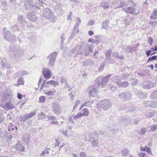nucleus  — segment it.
Returning <instances> with one entry per match:
<instances>
[{"instance_id": "obj_1", "label": "nucleus", "mask_w": 157, "mask_h": 157, "mask_svg": "<svg viewBox=\"0 0 157 157\" xmlns=\"http://www.w3.org/2000/svg\"><path fill=\"white\" fill-rule=\"evenodd\" d=\"M84 50L82 51V46H77L75 47L72 50V52L76 55H77L82 54L84 56H87L90 51L92 52L89 46H86L82 47Z\"/></svg>"}, {"instance_id": "obj_2", "label": "nucleus", "mask_w": 157, "mask_h": 157, "mask_svg": "<svg viewBox=\"0 0 157 157\" xmlns=\"http://www.w3.org/2000/svg\"><path fill=\"white\" fill-rule=\"evenodd\" d=\"M9 52L13 56L18 57L22 55L23 51L18 45H13L10 46Z\"/></svg>"}, {"instance_id": "obj_3", "label": "nucleus", "mask_w": 157, "mask_h": 157, "mask_svg": "<svg viewBox=\"0 0 157 157\" xmlns=\"http://www.w3.org/2000/svg\"><path fill=\"white\" fill-rule=\"evenodd\" d=\"M112 105L111 103L109 100L105 99L98 102L97 106L100 110L105 111L110 108Z\"/></svg>"}, {"instance_id": "obj_4", "label": "nucleus", "mask_w": 157, "mask_h": 157, "mask_svg": "<svg viewBox=\"0 0 157 157\" xmlns=\"http://www.w3.org/2000/svg\"><path fill=\"white\" fill-rule=\"evenodd\" d=\"M3 33L5 39L9 42H15L17 41L16 36L12 34L10 31H6V28H3Z\"/></svg>"}, {"instance_id": "obj_5", "label": "nucleus", "mask_w": 157, "mask_h": 157, "mask_svg": "<svg viewBox=\"0 0 157 157\" xmlns=\"http://www.w3.org/2000/svg\"><path fill=\"white\" fill-rule=\"evenodd\" d=\"M140 8L139 7H136L129 6L126 8H123V10L126 13L134 15H137L140 12Z\"/></svg>"}, {"instance_id": "obj_6", "label": "nucleus", "mask_w": 157, "mask_h": 157, "mask_svg": "<svg viewBox=\"0 0 157 157\" xmlns=\"http://www.w3.org/2000/svg\"><path fill=\"white\" fill-rule=\"evenodd\" d=\"M52 110L56 115L59 116L61 112V107L58 101H54L52 104Z\"/></svg>"}, {"instance_id": "obj_7", "label": "nucleus", "mask_w": 157, "mask_h": 157, "mask_svg": "<svg viewBox=\"0 0 157 157\" xmlns=\"http://www.w3.org/2000/svg\"><path fill=\"white\" fill-rule=\"evenodd\" d=\"M118 96L122 99L125 101H128L131 98L132 94L129 92L125 91L120 94Z\"/></svg>"}, {"instance_id": "obj_8", "label": "nucleus", "mask_w": 157, "mask_h": 157, "mask_svg": "<svg viewBox=\"0 0 157 157\" xmlns=\"http://www.w3.org/2000/svg\"><path fill=\"white\" fill-rule=\"evenodd\" d=\"M42 16L47 19H49L53 16L52 11L49 8H46L43 10Z\"/></svg>"}, {"instance_id": "obj_9", "label": "nucleus", "mask_w": 157, "mask_h": 157, "mask_svg": "<svg viewBox=\"0 0 157 157\" xmlns=\"http://www.w3.org/2000/svg\"><path fill=\"white\" fill-rule=\"evenodd\" d=\"M42 73L44 78L47 79H49L51 76V73L50 70L48 68H44L43 69Z\"/></svg>"}, {"instance_id": "obj_10", "label": "nucleus", "mask_w": 157, "mask_h": 157, "mask_svg": "<svg viewBox=\"0 0 157 157\" xmlns=\"http://www.w3.org/2000/svg\"><path fill=\"white\" fill-rule=\"evenodd\" d=\"M27 17L29 20L33 21H36L38 20V17L33 12L28 13L27 14Z\"/></svg>"}, {"instance_id": "obj_11", "label": "nucleus", "mask_w": 157, "mask_h": 157, "mask_svg": "<svg viewBox=\"0 0 157 157\" xmlns=\"http://www.w3.org/2000/svg\"><path fill=\"white\" fill-rule=\"evenodd\" d=\"M121 78L118 76H114L111 78V79L117 85L120 86L121 83Z\"/></svg>"}, {"instance_id": "obj_12", "label": "nucleus", "mask_w": 157, "mask_h": 157, "mask_svg": "<svg viewBox=\"0 0 157 157\" xmlns=\"http://www.w3.org/2000/svg\"><path fill=\"white\" fill-rule=\"evenodd\" d=\"M137 96L140 99L146 98L147 96V93H144L140 91H138L137 93Z\"/></svg>"}, {"instance_id": "obj_13", "label": "nucleus", "mask_w": 157, "mask_h": 157, "mask_svg": "<svg viewBox=\"0 0 157 157\" xmlns=\"http://www.w3.org/2000/svg\"><path fill=\"white\" fill-rule=\"evenodd\" d=\"M112 56L115 60L122 59H124V57L122 56L119 55V54L117 52H113Z\"/></svg>"}, {"instance_id": "obj_14", "label": "nucleus", "mask_w": 157, "mask_h": 157, "mask_svg": "<svg viewBox=\"0 0 157 157\" xmlns=\"http://www.w3.org/2000/svg\"><path fill=\"white\" fill-rule=\"evenodd\" d=\"M112 75L109 74L102 79V85L103 86H105L107 82L108 79Z\"/></svg>"}, {"instance_id": "obj_15", "label": "nucleus", "mask_w": 157, "mask_h": 157, "mask_svg": "<svg viewBox=\"0 0 157 157\" xmlns=\"http://www.w3.org/2000/svg\"><path fill=\"white\" fill-rule=\"evenodd\" d=\"M34 6L33 1L32 0H29L25 4V8L26 10H28Z\"/></svg>"}, {"instance_id": "obj_16", "label": "nucleus", "mask_w": 157, "mask_h": 157, "mask_svg": "<svg viewBox=\"0 0 157 157\" xmlns=\"http://www.w3.org/2000/svg\"><path fill=\"white\" fill-rule=\"evenodd\" d=\"M57 56V53L56 52H54L49 55L47 59L49 58L50 59L56 60Z\"/></svg>"}, {"instance_id": "obj_17", "label": "nucleus", "mask_w": 157, "mask_h": 157, "mask_svg": "<svg viewBox=\"0 0 157 157\" xmlns=\"http://www.w3.org/2000/svg\"><path fill=\"white\" fill-rule=\"evenodd\" d=\"M155 102H152L151 101H147L144 102V104L146 107L151 106L152 107L156 108L157 107V105H153Z\"/></svg>"}, {"instance_id": "obj_18", "label": "nucleus", "mask_w": 157, "mask_h": 157, "mask_svg": "<svg viewBox=\"0 0 157 157\" xmlns=\"http://www.w3.org/2000/svg\"><path fill=\"white\" fill-rule=\"evenodd\" d=\"M83 65L84 66H87L88 65H90L91 66H94V62L91 61L90 59L86 60L82 62Z\"/></svg>"}, {"instance_id": "obj_19", "label": "nucleus", "mask_w": 157, "mask_h": 157, "mask_svg": "<svg viewBox=\"0 0 157 157\" xmlns=\"http://www.w3.org/2000/svg\"><path fill=\"white\" fill-rule=\"evenodd\" d=\"M134 49V47L133 46H131L130 47L127 46L124 47L123 51L126 52H131Z\"/></svg>"}, {"instance_id": "obj_20", "label": "nucleus", "mask_w": 157, "mask_h": 157, "mask_svg": "<svg viewBox=\"0 0 157 157\" xmlns=\"http://www.w3.org/2000/svg\"><path fill=\"white\" fill-rule=\"evenodd\" d=\"M94 102V101L93 99L90 98V100H87L83 103L84 105H85L87 107H90L91 106V104Z\"/></svg>"}, {"instance_id": "obj_21", "label": "nucleus", "mask_w": 157, "mask_h": 157, "mask_svg": "<svg viewBox=\"0 0 157 157\" xmlns=\"http://www.w3.org/2000/svg\"><path fill=\"white\" fill-rule=\"evenodd\" d=\"M89 97H92V96H95L97 95V91L96 88L94 87L92 90L90 91Z\"/></svg>"}, {"instance_id": "obj_22", "label": "nucleus", "mask_w": 157, "mask_h": 157, "mask_svg": "<svg viewBox=\"0 0 157 157\" xmlns=\"http://www.w3.org/2000/svg\"><path fill=\"white\" fill-rule=\"evenodd\" d=\"M154 86V84L152 83L149 82L146 84H143L142 87L145 89H150Z\"/></svg>"}, {"instance_id": "obj_23", "label": "nucleus", "mask_w": 157, "mask_h": 157, "mask_svg": "<svg viewBox=\"0 0 157 157\" xmlns=\"http://www.w3.org/2000/svg\"><path fill=\"white\" fill-rule=\"evenodd\" d=\"M109 2H103L100 3V6L102 7L104 9H108L109 7H110L111 6H109L108 5Z\"/></svg>"}, {"instance_id": "obj_24", "label": "nucleus", "mask_w": 157, "mask_h": 157, "mask_svg": "<svg viewBox=\"0 0 157 157\" xmlns=\"http://www.w3.org/2000/svg\"><path fill=\"white\" fill-rule=\"evenodd\" d=\"M105 63L107 62L109 64H110V63L113 64L116 62L114 59L112 58L111 57L105 58Z\"/></svg>"}, {"instance_id": "obj_25", "label": "nucleus", "mask_w": 157, "mask_h": 157, "mask_svg": "<svg viewBox=\"0 0 157 157\" xmlns=\"http://www.w3.org/2000/svg\"><path fill=\"white\" fill-rule=\"evenodd\" d=\"M15 148L17 150L22 151H24V148L23 146L21 144H17L15 145Z\"/></svg>"}, {"instance_id": "obj_26", "label": "nucleus", "mask_w": 157, "mask_h": 157, "mask_svg": "<svg viewBox=\"0 0 157 157\" xmlns=\"http://www.w3.org/2000/svg\"><path fill=\"white\" fill-rule=\"evenodd\" d=\"M109 20L103 21L102 24L103 28L105 29H107L109 24Z\"/></svg>"}, {"instance_id": "obj_27", "label": "nucleus", "mask_w": 157, "mask_h": 157, "mask_svg": "<svg viewBox=\"0 0 157 157\" xmlns=\"http://www.w3.org/2000/svg\"><path fill=\"white\" fill-rule=\"evenodd\" d=\"M1 64L2 65V66L3 68H5L6 69L9 68L10 67V64L6 62H3L1 59Z\"/></svg>"}, {"instance_id": "obj_28", "label": "nucleus", "mask_w": 157, "mask_h": 157, "mask_svg": "<svg viewBox=\"0 0 157 157\" xmlns=\"http://www.w3.org/2000/svg\"><path fill=\"white\" fill-rule=\"evenodd\" d=\"M81 113L82 116H87L88 115L89 112L87 109L84 108L81 111Z\"/></svg>"}, {"instance_id": "obj_29", "label": "nucleus", "mask_w": 157, "mask_h": 157, "mask_svg": "<svg viewBox=\"0 0 157 157\" xmlns=\"http://www.w3.org/2000/svg\"><path fill=\"white\" fill-rule=\"evenodd\" d=\"M155 114V111L151 112L146 113L145 114V117L148 118H151L154 116Z\"/></svg>"}, {"instance_id": "obj_30", "label": "nucleus", "mask_w": 157, "mask_h": 157, "mask_svg": "<svg viewBox=\"0 0 157 157\" xmlns=\"http://www.w3.org/2000/svg\"><path fill=\"white\" fill-rule=\"evenodd\" d=\"M38 116L39 120L40 119L41 120H43L46 118L45 114L43 112H41L39 113L38 115Z\"/></svg>"}, {"instance_id": "obj_31", "label": "nucleus", "mask_w": 157, "mask_h": 157, "mask_svg": "<svg viewBox=\"0 0 157 157\" xmlns=\"http://www.w3.org/2000/svg\"><path fill=\"white\" fill-rule=\"evenodd\" d=\"M20 121L21 122H25L26 121L28 120L27 116L26 114H24L21 115L19 117Z\"/></svg>"}, {"instance_id": "obj_32", "label": "nucleus", "mask_w": 157, "mask_h": 157, "mask_svg": "<svg viewBox=\"0 0 157 157\" xmlns=\"http://www.w3.org/2000/svg\"><path fill=\"white\" fill-rule=\"evenodd\" d=\"M102 76H99L96 79L95 81V82L97 83L98 85H102Z\"/></svg>"}, {"instance_id": "obj_33", "label": "nucleus", "mask_w": 157, "mask_h": 157, "mask_svg": "<svg viewBox=\"0 0 157 157\" xmlns=\"http://www.w3.org/2000/svg\"><path fill=\"white\" fill-rule=\"evenodd\" d=\"M5 106L9 109H12L14 108V106L10 102H7L5 104Z\"/></svg>"}, {"instance_id": "obj_34", "label": "nucleus", "mask_w": 157, "mask_h": 157, "mask_svg": "<svg viewBox=\"0 0 157 157\" xmlns=\"http://www.w3.org/2000/svg\"><path fill=\"white\" fill-rule=\"evenodd\" d=\"M105 66V62L104 61L101 64L98 68L99 72L102 71H103L104 67Z\"/></svg>"}, {"instance_id": "obj_35", "label": "nucleus", "mask_w": 157, "mask_h": 157, "mask_svg": "<svg viewBox=\"0 0 157 157\" xmlns=\"http://www.w3.org/2000/svg\"><path fill=\"white\" fill-rule=\"evenodd\" d=\"M129 84V83L128 82L125 81H123L121 82L119 86L125 88L128 86Z\"/></svg>"}, {"instance_id": "obj_36", "label": "nucleus", "mask_w": 157, "mask_h": 157, "mask_svg": "<svg viewBox=\"0 0 157 157\" xmlns=\"http://www.w3.org/2000/svg\"><path fill=\"white\" fill-rule=\"evenodd\" d=\"M17 84L18 85H23L24 83V81L23 77H21L19 78L17 81Z\"/></svg>"}, {"instance_id": "obj_37", "label": "nucleus", "mask_w": 157, "mask_h": 157, "mask_svg": "<svg viewBox=\"0 0 157 157\" xmlns=\"http://www.w3.org/2000/svg\"><path fill=\"white\" fill-rule=\"evenodd\" d=\"M147 130L145 128H142L139 132V133L140 135L144 134L147 132Z\"/></svg>"}, {"instance_id": "obj_38", "label": "nucleus", "mask_w": 157, "mask_h": 157, "mask_svg": "<svg viewBox=\"0 0 157 157\" xmlns=\"http://www.w3.org/2000/svg\"><path fill=\"white\" fill-rule=\"evenodd\" d=\"M112 52V51L111 50H108L105 53L106 56L105 58H109V57H111Z\"/></svg>"}, {"instance_id": "obj_39", "label": "nucleus", "mask_w": 157, "mask_h": 157, "mask_svg": "<svg viewBox=\"0 0 157 157\" xmlns=\"http://www.w3.org/2000/svg\"><path fill=\"white\" fill-rule=\"evenodd\" d=\"M78 24L77 23H76L74 26L73 29V33L74 32L78 33L79 30L78 29Z\"/></svg>"}, {"instance_id": "obj_40", "label": "nucleus", "mask_w": 157, "mask_h": 157, "mask_svg": "<svg viewBox=\"0 0 157 157\" xmlns=\"http://www.w3.org/2000/svg\"><path fill=\"white\" fill-rule=\"evenodd\" d=\"M150 131L155 132L157 129V124H154L150 126Z\"/></svg>"}, {"instance_id": "obj_41", "label": "nucleus", "mask_w": 157, "mask_h": 157, "mask_svg": "<svg viewBox=\"0 0 157 157\" xmlns=\"http://www.w3.org/2000/svg\"><path fill=\"white\" fill-rule=\"evenodd\" d=\"M35 114H36V112L35 111H34L33 112H31L30 113L26 114V115L27 116L28 119L29 118H32Z\"/></svg>"}, {"instance_id": "obj_42", "label": "nucleus", "mask_w": 157, "mask_h": 157, "mask_svg": "<svg viewBox=\"0 0 157 157\" xmlns=\"http://www.w3.org/2000/svg\"><path fill=\"white\" fill-rule=\"evenodd\" d=\"M12 31L14 32L16 31H20L19 28L18 27L17 24L15 25L12 27Z\"/></svg>"}, {"instance_id": "obj_43", "label": "nucleus", "mask_w": 157, "mask_h": 157, "mask_svg": "<svg viewBox=\"0 0 157 157\" xmlns=\"http://www.w3.org/2000/svg\"><path fill=\"white\" fill-rule=\"evenodd\" d=\"M56 60L49 59V67H53L54 65L55 62Z\"/></svg>"}, {"instance_id": "obj_44", "label": "nucleus", "mask_w": 157, "mask_h": 157, "mask_svg": "<svg viewBox=\"0 0 157 157\" xmlns=\"http://www.w3.org/2000/svg\"><path fill=\"white\" fill-rule=\"evenodd\" d=\"M109 89L111 91H114L117 89V87L114 85H109Z\"/></svg>"}, {"instance_id": "obj_45", "label": "nucleus", "mask_w": 157, "mask_h": 157, "mask_svg": "<svg viewBox=\"0 0 157 157\" xmlns=\"http://www.w3.org/2000/svg\"><path fill=\"white\" fill-rule=\"evenodd\" d=\"M128 4L129 6H133V7L136 6V3L133 1L131 0H128Z\"/></svg>"}, {"instance_id": "obj_46", "label": "nucleus", "mask_w": 157, "mask_h": 157, "mask_svg": "<svg viewBox=\"0 0 157 157\" xmlns=\"http://www.w3.org/2000/svg\"><path fill=\"white\" fill-rule=\"evenodd\" d=\"M50 84L56 87V86L59 85V83L58 81H55L53 80H51Z\"/></svg>"}, {"instance_id": "obj_47", "label": "nucleus", "mask_w": 157, "mask_h": 157, "mask_svg": "<svg viewBox=\"0 0 157 157\" xmlns=\"http://www.w3.org/2000/svg\"><path fill=\"white\" fill-rule=\"evenodd\" d=\"M156 59H157V56H154L151 57H149L148 59L147 62L152 61L153 60H156Z\"/></svg>"}, {"instance_id": "obj_48", "label": "nucleus", "mask_w": 157, "mask_h": 157, "mask_svg": "<svg viewBox=\"0 0 157 157\" xmlns=\"http://www.w3.org/2000/svg\"><path fill=\"white\" fill-rule=\"evenodd\" d=\"M92 146L94 147L97 146L98 144V141L97 140H94L92 142Z\"/></svg>"}, {"instance_id": "obj_49", "label": "nucleus", "mask_w": 157, "mask_h": 157, "mask_svg": "<svg viewBox=\"0 0 157 157\" xmlns=\"http://www.w3.org/2000/svg\"><path fill=\"white\" fill-rule=\"evenodd\" d=\"M45 97L44 96H41L39 98V101L40 103H43L45 101Z\"/></svg>"}, {"instance_id": "obj_50", "label": "nucleus", "mask_w": 157, "mask_h": 157, "mask_svg": "<svg viewBox=\"0 0 157 157\" xmlns=\"http://www.w3.org/2000/svg\"><path fill=\"white\" fill-rule=\"evenodd\" d=\"M139 157H147V154L145 152H141L138 154Z\"/></svg>"}, {"instance_id": "obj_51", "label": "nucleus", "mask_w": 157, "mask_h": 157, "mask_svg": "<svg viewBox=\"0 0 157 157\" xmlns=\"http://www.w3.org/2000/svg\"><path fill=\"white\" fill-rule=\"evenodd\" d=\"M83 116L81 113L79 112L74 117V118L75 119H77L78 118Z\"/></svg>"}, {"instance_id": "obj_52", "label": "nucleus", "mask_w": 157, "mask_h": 157, "mask_svg": "<svg viewBox=\"0 0 157 157\" xmlns=\"http://www.w3.org/2000/svg\"><path fill=\"white\" fill-rule=\"evenodd\" d=\"M18 21L17 22L18 23L21 22V21H25V19L23 17L22 15H21L18 17Z\"/></svg>"}, {"instance_id": "obj_53", "label": "nucleus", "mask_w": 157, "mask_h": 157, "mask_svg": "<svg viewBox=\"0 0 157 157\" xmlns=\"http://www.w3.org/2000/svg\"><path fill=\"white\" fill-rule=\"evenodd\" d=\"M80 103V101L79 100H77V101L75 103V105L73 107V111L75 109V108L78 106V105Z\"/></svg>"}, {"instance_id": "obj_54", "label": "nucleus", "mask_w": 157, "mask_h": 157, "mask_svg": "<svg viewBox=\"0 0 157 157\" xmlns=\"http://www.w3.org/2000/svg\"><path fill=\"white\" fill-rule=\"evenodd\" d=\"M60 82L61 83H65L67 82L66 78L63 77H61Z\"/></svg>"}, {"instance_id": "obj_55", "label": "nucleus", "mask_w": 157, "mask_h": 157, "mask_svg": "<svg viewBox=\"0 0 157 157\" xmlns=\"http://www.w3.org/2000/svg\"><path fill=\"white\" fill-rule=\"evenodd\" d=\"M2 5L4 7V9H6L7 8V4L5 1H2Z\"/></svg>"}, {"instance_id": "obj_56", "label": "nucleus", "mask_w": 157, "mask_h": 157, "mask_svg": "<svg viewBox=\"0 0 157 157\" xmlns=\"http://www.w3.org/2000/svg\"><path fill=\"white\" fill-rule=\"evenodd\" d=\"M49 148H47L46 150H44L43 151H42L41 154H40V156H42V155L45 153H47V154H49Z\"/></svg>"}, {"instance_id": "obj_57", "label": "nucleus", "mask_w": 157, "mask_h": 157, "mask_svg": "<svg viewBox=\"0 0 157 157\" xmlns=\"http://www.w3.org/2000/svg\"><path fill=\"white\" fill-rule=\"evenodd\" d=\"M129 76L130 75L128 74H123L122 80H125L128 77H129Z\"/></svg>"}, {"instance_id": "obj_58", "label": "nucleus", "mask_w": 157, "mask_h": 157, "mask_svg": "<svg viewBox=\"0 0 157 157\" xmlns=\"http://www.w3.org/2000/svg\"><path fill=\"white\" fill-rule=\"evenodd\" d=\"M122 154L123 155L126 156L128 154L127 150L126 149H123L122 150Z\"/></svg>"}, {"instance_id": "obj_59", "label": "nucleus", "mask_w": 157, "mask_h": 157, "mask_svg": "<svg viewBox=\"0 0 157 157\" xmlns=\"http://www.w3.org/2000/svg\"><path fill=\"white\" fill-rule=\"evenodd\" d=\"M48 118L50 120L53 121L56 120V117H54L53 116H48Z\"/></svg>"}, {"instance_id": "obj_60", "label": "nucleus", "mask_w": 157, "mask_h": 157, "mask_svg": "<svg viewBox=\"0 0 157 157\" xmlns=\"http://www.w3.org/2000/svg\"><path fill=\"white\" fill-rule=\"evenodd\" d=\"M50 18H51V22L53 23H54L56 21L57 18L56 17L54 16H53H53H52Z\"/></svg>"}, {"instance_id": "obj_61", "label": "nucleus", "mask_w": 157, "mask_h": 157, "mask_svg": "<svg viewBox=\"0 0 157 157\" xmlns=\"http://www.w3.org/2000/svg\"><path fill=\"white\" fill-rule=\"evenodd\" d=\"M95 22L93 20H90L89 21L87 24L88 26H90V25H93L95 23Z\"/></svg>"}, {"instance_id": "obj_62", "label": "nucleus", "mask_w": 157, "mask_h": 157, "mask_svg": "<svg viewBox=\"0 0 157 157\" xmlns=\"http://www.w3.org/2000/svg\"><path fill=\"white\" fill-rule=\"evenodd\" d=\"M19 71L16 73L13 76V78L15 79L19 76L21 75Z\"/></svg>"}, {"instance_id": "obj_63", "label": "nucleus", "mask_w": 157, "mask_h": 157, "mask_svg": "<svg viewBox=\"0 0 157 157\" xmlns=\"http://www.w3.org/2000/svg\"><path fill=\"white\" fill-rule=\"evenodd\" d=\"M137 80L136 78H133L132 79V85L133 86H135L137 83Z\"/></svg>"}, {"instance_id": "obj_64", "label": "nucleus", "mask_w": 157, "mask_h": 157, "mask_svg": "<svg viewBox=\"0 0 157 157\" xmlns=\"http://www.w3.org/2000/svg\"><path fill=\"white\" fill-rule=\"evenodd\" d=\"M79 155L81 157H86V154L84 152H81L79 154Z\"/></svg>"}]
</instances>
